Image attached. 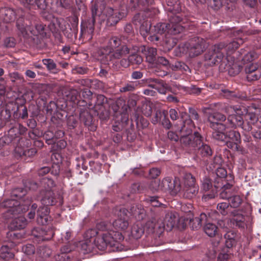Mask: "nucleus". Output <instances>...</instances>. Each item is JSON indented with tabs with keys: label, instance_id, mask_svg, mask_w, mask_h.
I'll return each instance as SVG.
<instances>
[{
	"label": "nucleus",
	"instance_id": "obj_1",
	"mask_svg": "<svg viewBox=\"0 0 261 261\" xmlns=\"http://www.w3.org/2000/svg\"><path fill=\"white\" fill-rule=\"evenodd\" d=\"M129 48L126 45H121V40L117 36L110 37L107 45L101 47L98 51L99 59L105 64L109 61L121 59L129 53Z\"/></svg>",
	"mask_w": 261,
	"mask_h": 261
},
{
	"label": "nucleus",
	"instance_id": "obj_2",
	"mask_svg": "<svg viewBox=\"0 0 261 261\" xmlns=\"http://www.w3.org/2000/svg\"><path fill=\"white\" fill-rule=\"evenodd\" d=\"M243 43V41L241 38H238L226 45L224 43L214 45L204 55L206 65L212 66L221 62L224 58V54L227 55L226 59L228 61L229 58L231 59L229 55L232 53Z\"/></svg>",
	"mask_w": 261,
	"mask_h": 261
},
{
	"label": "nucleus",
	"instance_id": "obj_3",
	"mask_svg": "<svg viewBox=\"0 0 261 261\" xmlns=\"http://www.w3.org/2000/svg\"><path fill=\"white\" fill-rule=\"evenodd\" d=\"M97 229L100 231L97 232V236L92 238L94 247H96L100 250H105L107 246L113 247L117 245V241L122 240L123 237L118 231L109 230L108 224L105 222H101L97 224Z\"/></svg>",
	"mask_w": 261,
	"mask_h": 261
},
{
	"label": "nucleus",
	"instance_id": "obj_4",
	"mask_svg": "<svg viewBox=\"0 0 261 261\" xmlns=\"http://www.w3.org/2000/svg\"><path fill=\"white\" fill-rule=\"evenodd\" d=\"M169 23H159L154 26L155 34L150 36L151 41L159 40L160 39L159 35L166 32L171 35H176L183 31L184 28L179 24L182 20L179 15L171 13L169 14Z\"/></svg>",
	"mask_w": 261,
	"mask_h": 261
},
{
	"label": "nucleus",
	"instance_id": "obj_5",
	"mask_svg": "<svg viewBox=\"0 0 261 261\" xmlns=\"http://www.w3.org/2000/svg\"><path fill=\"white\" fill-rule=\"evenodd\" d=\"M206 48L205 41L199 37H195L179 46L180 54L194 58L201 54Z\"/></svg>",
	"mask_w": 261,
	"mask_h": 261
},
{
	"label": "nucleus",
	"instance_id": "obj_6",
	"mask_svg": "<svg viewBox=\"0 0 261 261\" xmlns=\"http://www.w3.org/2000/svg\"><path fill=\"white\" fill-rule=\"evenodd\" d=\"M18 34L25 38L33 37H43L45 35L44 26L42 24H37L35 28H32L24 22L23 17H19L16 21Z\"/></svg>",
	"mask_w": 261,
	"mask_h": 261
},
{
	"label": "nucleus",
	"instance_id": "obj_7",
	"mask_svg": "<svg viewBox=\"0 0 261 261\" xmlns=\"http://www.w3.org/2000/svg\"><path fill=\"white\" fill-rule=\"evenodd\" d=\"M43 182L44 184H47V187L45 191L41 192V203L47 206L55 205L57 201L54 193L51 190V188L55 186V183L51 179H45Z\"/></svg>",
	"mask_w": 261,
	"mask_h": 261
},
{
	"label": "nucleus",
	"instance_id": "obj_8",
	"mask_svg": "<svg viewBox=\"0 0 261 261\" xmlns=\"http://www.w3.org/2000/svg\"><path fill=\"white\" fill-rule=\"evenodd\" d=\"M161 191L169 192L172 194H177L181 190L180 182L178 178L174 179L167 177L161 181Z\"/></svg>",
	"mask_w": 261,
	"mask_h": 261
},
{
	"label": "nucleus",
	"instance_id": "obj_9",
	"mask_svg": "<svg viewBox=\"0 0 261 261\" xmlns=\"http://www.w3.org/2000/svg\"><path fill=\"white\" fill-rule=\"evenodd\" d=\"M201 135L196 132L193 134L181 136L180 141L181 144L186 146L195 148L201 144Z\"/></svg>",
	"mask_w": 261,
	"mask_h": 261
},
{
	"label": "nucleus",
	"instance_id": "obj_10",
	"mask_svg": "<svg viewBox=\"0 0 261 261\" xmlns=\"http://www.w3.org/2000/svg\"><path fill=\"white\" fill-rule=\"evenodd\" d=\"M228 222L233 227L244 228L246 225L245 216L240 210H234L230 212Z\"/></svg>",
	"mask_w": 261,
	"mask_h": 261
},
{
	"label": "nucleus",
	"instance_id": "obj_11",
	"mask_svg": "<svg viewBox=\"0 0 261 261\" xmlns=\"http://www.w3.org/2000/svg\"><path fill=\"white\" fill-rule=\"evenodd\" d=\"M225 119V116L219 112L212 113L208 116V121L210 123V126L212 129L218 128V127H219L221 129H226L225 125L221 123Z\"/></svg>",
	"mask_w": 261,
	"mask_h": 261
},
{
	"label": "nucleus",
	"instance_id": "obj_12",
	"mask_svg": "<svg viewBox=\"0 0 261 261\" xmlns=\"http://www.w3.org/2000/svg\"><path fill=\"white\" fill-rule=\"evenodd\" d=\"M95 18H90L82 24L81 35L87 40H91L94 31Z\"/></svg>",
	"mask_w": 261,
	"mask_h": 261
},
{
	"label": "nucleus",
	"instance_id": "obj_13",
	"mask_svg": "<svg viewBox=\"0 0 261 261\" xmlns=\"http://www.w3.org/2000/svg\"><path fill=\"white\" fill-rule=\"evenodd\" d=\"M113 225L118 230H124L127 228L129 225L128 217L124 209L120 211L118 218L113 222Z\"/></svg>",
	"mask_w": 261,
	"mask_h": 261
},
{
	"label": "nucleus",
	"instance_id": "obj_14",
	"mask_svg": "<svg viewBox=\"0 0 261 261\" xmlns=\"http://www.w3.org/2000/svg\"><path fill=\"white\" fill-rule=\"evenodd\" d=\"M104 13L107 17V23L109 25L116 24L123 16L120 13L115 11L109 7L105 9Z\"/></svg>",
	"mask_w": 261,
	"mask_h": 261
},
{
	"label": "nucleus",
	"instance_id": "obj_15",
	"mask_svg": "<svg viewBox=\"0 0 261 261\" xmlns=\"http://www.w3.org/2000/svg\"><path fill=\"white\" fill-rule=\"evenodd\" d=\"M49 211L47 206L44 205L39 208L37 211V223L40 225H45L49 221Z\"/></svg>",
	"mask_w": 261,
	"mask_h": 261
},
{
	"label": "nucleus",
	"instance_id": "obj_16",
	"mask_svg": "<svg viewBox=\"0 0 261 261\" xmlns=\"http://www.w3.org/2000/svg\"><path fill=\"white\" fill-rule=\"evenodd\" d=\"M243 117L241 115L232 114L230 115L227 120L225 124L226 129L228 128H233L237 126L240 127L243 124Z\"/></svg>",
	"mask_w": 261,
	"mask_h": 261
},
{
	"label": "nucleus",
	"instance_id": "obj_17",
	"mask_svg": "<svg viewBox=\"0 0 261 261\" xmlns=\"http://www.w3.org/2000/svg\"><path fill=\"white\" fill-rule=\"evenodd\" d=\"M16 13L14 10L10 8H2L0 9V19L6 23L13 21L15 17Z\"/></svg>",
	"mask_w": 261,
	"mask_h": 261
},
{
	"label": "nucleus",
	"instance_id": "obj_18",
	"mask_svg": "<svg viewBox=\"0 0 261 261\" xmlns=\"http://www.w3.org/2000/svg\"><path fill=\"white\" fill-rule=\"evenodd\" d=\"M105 9V5L103 0H96L92 4L91 10L92 17L96 19L97 17L100 16Z\"/></svg>",
	"mask_w": 261,
	"mask_h": 261
},
{
	"label": "nucleus",
	"instance_id": "obj_19",
	"mask_svg": "<svg viewBox=\"0 0 261 261\" xmlns=\"http://www.w3.org/2000/svg\"><path fill=\"white\" fill-rule=\"evenodd\" d=\"M187 220H189L190 225L193 229H198L201 227L202 223L206 221V215L204 213H201L199 216L191 218L190 216L187 217Z\"/></svg>",
	"mask_w": 261,
	"mask_h": 261
},
{
	"label": "nucleus",
	"instance_id": "obj_20",
	"mask_svg": "<svg viewBox=\"0 0 261 261\" xmlns=\"http://www.w3.org/2000/svg\"><path fill=\"white\" fill-rule=\"evenodd\" d=\"M142 52L144 54L146 57V60L150 64H154L156 61V56L157 55L156 49L152 47H144Z\"/></svg>",
	"mask_w": 261,
	"mask_h": 261
},
{
	"label": "nucleus",
	"instance_id": "obj_21",
	"mask_svg": "<svg viewBox=\"0 0 261 261\" xmlns=\"http://www.w3.org/2000/svg\"><path fill=\"white\" fill-rule=\"evenodd\" d=\"M226 247L228 248H231L235 245L238 239L237 232L234 230L227 231L224 235Z\"/></svg>",
	"mask_w": 261,
	"mask_h": 261
},
{
	"label": "nucleus",
	"instance_id": "obj_22",
	"mask_svg": "<svg viewBox=\"0 0 261 261\" xmlns=\"http://www.w3.org/2000/svg\"><path fill=\"white\" fill-rule=\"evenodd\" d=\"M234 190L232 185L227 183L223 185L221 188V191L220 193V197L223 199L229 200L234 194Z\"/></svg>",
	"mask_w": 261,
	"mask_h": 261
},
{
	"label": "nucleus",
	"instance_id": "obj_23",
	"mask_svg": "<svg viewBox=\"0 0 261 261\" xmlns=\"http://www.w3.org/2000/svg\"><path fill=\"white\" fill-rule=\"evenodd\" d=\"M27 225V220L22 216H20L14 218L10 224V227L13 229H21L24 228Z\"/></svg>",
	"mask_w": 261,
	"mask_h": 261
},
{
	"label": "nucleus",
	"instance_id": "obj_24",
	"mask_svg": "<svg viewBox=\"0 0 261 261\" xmlns=\"http://www.w3.org/2000/svg\"><path fill=\"white\" fill-rule=\"evenodd\" d=\"M197 147L198 154L202 157H209L212 155L213 151L209 145L201 141V144Z\"/></svg>",
	"mask_w": 261,
	"mask_h": 261
},
{
	"label": "nucleus",
	"instance_id": "obj_25",
	"mask_svg": "<svg viewBox=\"0 0 261 261\" xmlns=\"http://www.w3.org/2000/svg\"><path fill=\"white\" fill-rule=\"evenodd\" d=\"M198 185H194L189 187H184V196L187 198H192L196 196L198 193Z\"/></svg>",
	"mask_w": 261,
	"mask_h": 261
},
{
	"label": "nucleus",
	"instance_id": "obj_26",
	"mask_svg": "<svg viewBox=\"0 0 261 261\" xmlns=\"http://www.w3.org/2000/svg\"><path fill=\"white\" fill-rule=\"evenodd\" d=\"M144 230L140 223L134 224L131 229L130 234L135 239H140L144 233Z\"/></svg>",
	"mask_w": 261,
	"mask_h": 261
},
{
	"label": "nucleus",
	"instance_id": "obj_27",
	"mask_svg": "<svg viewBox=\"0 0 261 261\" xmlns=\"http://www.w3.org/2000/svg\"><path fill=\"white\" fill-rule=\"evenodd\" d=\"M81 250L83 253L87 254L92 252L94 250V245L93 243L92 238L91 239H87L82 242L81 244Z\"/></svg>",
	"mask_w": 261,
	"mask_h": 261
},
{
	"label": "nucleus",
	"instance_id": "obj_28",
	"mask_svg": "<svg viewBox=\"0 0 261 261\" xmlns=\"http://www.w3.org/2000/svg\"><path fill=\"white\" fill-rule=\"evenodd\" d=\"M189 113L190 119L186 120L184 121V123H187L188 125H189V128L191 130L192 127L194 126V124L192 122V119L199 121V116L197 112L192 108H189Z\"/></svg>",
	"mask_w": 261,
	"mask_h": 261
},
{
	"label": "nucleus",
	"instance_id": "obj_29",
	"mask_svg": "<svg viewBox=\"0 0 261 261\" xmlns=\"http://www.w3.org/2000/svg\"><path fill=\"white\" fill-rule=\"evenodd\" d=\"M20 3L25 7L37 5L40 9H43L45 6V0H19Z\"/></svg>",
	"mask_w": 261,
	"mask_h": 261
},
{
	"label": "nucleus",
	"instance_id": "obj_30",
	"mask_svg": "<svg viewBox=\"0 0 261 261\" xmlns=\"http://www.w3.org/2000/svg\"><path fill=\"white\" fill-rule=\"evenodd\" d=\"M205 233L210 237L216 236L217 233L218 228L217 226L212 223H207L203 227Z\"/></svg>",
	"mask_w": 261,
	"mask_h": 261
},
{
	"label": "nucleus",
	"instance_id": "obj_31",
	"mask_svg": "<svg viewBox=\"0 0 261 261\" xmlns=\"http://www.w3.org/2000/svg\"><path fill=\"white\" fill-rule=\"evenodd\" d=\"M167 114V111L165 110L161 109H156L155 110V115L151 119L152 123L155 124L161 122L165 117H166Z\"/></svg>",
	"mask_w": 261,
	"mask_h": 261
},
{
	"label": "nucleus",
	"instance_id": "obj_32",
	"mask_svg": "<svg viewBox=\"0 0 261 261\" xmlns=\"http://www.w3.org/2000/svg\"><path fill=\"white\" fill-rule=\"evenodd\" d=\"M212 138L216 140L221 142H224L226 139V134L224 133L225 129H221L218 127V128L213 129Z\"/></svg>",
	"mask_w": 261,
	"mask_h": 261
},
{
	"label": "nucleus",
	"instance_id": "obj_33",
	"mask_svg": "<svg viewBox=\"0 0 261 261\" xmlns=\"http://www.w3.org/2000/svg\"><path fill=\"white\" fill-rule=\"evenodd\" d=\"M80 118L81 121L83 122L85 125H90L92 121V117L87 110L81 111L80 114Z\"/></svg>",
	"mask_w": 261,
	"mask_h": 261
},
{
	"label": "nucleus",
	"instance_id": "obj_34",
	"mask_svg": "<svg viewBox=\"0 0 261 261\" xmlns=\"http://www.w3.org/2000/svg\"><path fill=\"white\" fill-rule=\"evenodd\" d=\"M1 257L6 260L12 258L14 256V253L11 251L10 247L7 245H3L1 248Z\"/></svg>",
	"mask_w": 261,
	"mask_h": 261
},
{
	"label": "nucleus",
	"instance_id": "obj_35",
	"mask_svg": "<svg viewBox=\"0 0 261 261\" xmlns=\"http://www.w3.org/2000/svg\"><path fill=\"white\" fill-rule=\"evenodd\" d=\"M228 66L229 67L228 72L231 76H234L238 74H239L240 71L242 69V66L234 62V60H233V62L231 63L228 61Z\"/></svg>",
	"mask_w": 261,
	"mask_h": 261
},
{
	"label": "nucleus",
	"instance_id": "obj_36",
	"mask_svg": "<svg viewBox=\"0 0 261 261\" xmlns=\"http://www.w3.org/2000/svg\"><path fill=\"white\" fill-rule=\"evenodd\" d=\"M241 51L242 54H244V56L242 59V62L244 64L249 63L257 57V54L253 51H250L245 54V50L242 49H241Z\"/></svg>",
	"mask_w": 261,
	"mask_h": 261
},
{
	"label": "nucleus",
	"instance_id": "obj_37",
	"mask_svg": "<svg viewBox=\"0 0 261 261\" xmlns=\"http://www.w3.org/2000/svg\"><path fill=\"white\" fill-rule=\"evenodd\" d=\"M230 206L233 208L239 207L243 202V198L239 195L233 194L228 200Z\"/></svg>",
	"mask_w": 261,
	"mask_h": 261
},
{
	"label": "nucleus",
	"instance_id": "obj_38",
	"mask_svg": "<svg viewBox=\"0 0 261 261\" xmlns=\"http://www.w3.org/2000/svg\"><path fill=\"white\" fill-rule=\"evenodd\" d=\"M156 90L161 94H165L167 92L171 91V88L163 80L160 81L156 84Z\"/></svg>",
	"mask_w": 261,
	"mask_h": 261
},
{
	"label": "nucleus",
	"instance_id": "obj_39",
	"mask_svg": "<svg viewBox=\"0 0 261 261\" xmlns=\"http://www.w3.org/2000/svg\"><path fill=\"white\" fill-rule=\"evenodd\" d=\"M228 138L236 143H240L241 141V135L239 132L230 130L226 133V138Z\"/></svg>",
	"mask_w": 261,
	"mask_h": 261
},
{
	"label": "nucleus",
	"instance_id": "obj_40",
	"mask_svg": "<svg viewBox=\"0 0 261 261\" xmlns=\"http://www.w3.org/2000/svg\"><path fill=\"white\" fill-rule=\"evenodd\" d=\"M184 187H189L190 186L197 185L195 182V178L190 173H186L184 176Z\"/></svg>",
	"mask_w": 261,
	"mask_h": 261
},
{
	"label": "nucleus",
	"instance_id": "obj_41",
	"mask_svg": "<svg viewBox=\"0 0 261 261\" xmlns=\"http://www.w3.org/2000/svg\"><path fill=\"white\" fill-rule=\"evenodd\" d=\"M229 204L227 202L219 203L217 206L218 212L223 216H226L228 214V210L229 207Z\"/></svg>",
	"mask_w": 261,
	"mask_h": 261
},
{
	"label": "nucleus",
	"instance_id": "obj_42",
	"mask_svg": "<svg viewBox=\"0 0 261 261\" xmlns=\"http://www.w3.org/2000/svg\"><path fill=\"white\" fill-rule=\"evenodd\" d=\"M229 249L226 247L222 250L218 255V261H227L230 258L231 253L230 252Z\"/></svg>",
	"mask_w": 261,
	"mask_h": 261
},
{
	"label": "nucleus",
	"instance_id": "obj_43",
	"mask_svg": "<svg viewBox=\"0 0 261 261\" xmlns=\"http://www.w3.org/2000/svg\"><path fill=\"white\" fill-rule=\"evenodd\" d=\"M129 61L130 64L139 65L142 61V57L137 54H132L128 56Z\"/></svg>",
	"mask_w": 261,
	"mask_h": 261
},
{
	"label": "nucleus",
	"instance_id": "obj_44",
	"mask_svg": "<svg viewBox=\"0 0 261 261\" xmlns=\"http://www.w3.org/2000/svg\"><path fill=\"white\" fill-rule=\"evenodd\" d=\"M243 117L246 122H249L252 124L256 123L258 120L255 114L253 112H247L243 116Z\"/></svg>",
	"mask_w": 261,
	"mask_h": 261
},
{
	"label": "nucleus",
	"instance_id": "obj_45",
	"mask_svg": "<svg viewBox=\"0 0 261 261\" xmlns=\"http://www.w3.org/2000/svg\"><path fill=\"white\" fill-rule=\"evenodd\" d=\"M11 80L12 82H16L18 84L23 83L25 80L23 77L18 72H13L10 74Z\"/></svg>",
	"mask_w": 261,
	"mask_h": 261
},
{
	"label": "nucleus",
	"instance_id": "obj_46",
	"mask_svg": "<svg viewBox=\"0 0 261 261\" xmlns=\"http://www.w3.org/2000/svg\"><path fill=\"white\" fill-rule=\"evenodd\" d=\"M152 103H145L142 105L141 110L142 113L146 116H150L152 114Z\"/></svg>",
	"mask_w": 261,
	"mask_h": 261
},
{
	"label": "nucleus",
	"instance_id": "obj_47",
	"mask_svg": "<svg viewBox=\"0 0 261 261\" xmlns=\"http://www.w3.org/2000/svg\"><path fill=\"white\" fill-rule=\"evenodd\" d=\"M148 185L145 182L134 184L132 186L133 192H141L146 189Z\"/></svg>",
	"mask_w": 261,
	"mask_h": 261
},
{
	"label": "nucleus",
	"instance_id": "obj_48",
	"mask_svg": "<svg viewBox=\"0 0 261 261\" xmlns=\"http://www.w3.org/2000/svg\"><path fill=\"white\" fill-rule=\"evenodd\" d=\"M27 194V190L21 188H18L14 189L12 192V196L18 199L22 198Z\"/></svg>",
	"mask_w": 261,
	"mask_h": 261
},
{
	"label": "nucleus",
	"instance_id": "obj_49",
	"mask_svg": "<svg viewBox=\"0 0 261 261\" xmlns=\"http://www.w3.org/2000/svg\"><path fill=\"white\" fill-rule=\"evenodd\" d=\"M130 213L134 215H139L142 214L144 212V209L141 205L139 204H134L130 208Z\"/></svg>",
	"mask_w": 261,
	"mask_h": 261
},
{
	"label": "nucleus",
	"instance_id": "obj_50",
	"mask_svg": "<svg viewBox=\"0 0 261 261\" xmlns=\"http://www.w3.org/2000/svg\"><path fill=\"white\" fill-rule=\"evenodd\" d=\"M162 184L160 180H152L149 186V189L153 192L161 191Z\"/></svg>",
	"mask_w": 261,
	"mask_h": 261
},
{
	"label": "nucleus",
	"instance_id": "obj_51",
	"mask_svg": "<svg viewBox=\"0 0 261 261\" xmlns=\"http://www.w3.org/2000/svg\"><path fill=\"white\" fill-rule=\"evenodd\" d=\"M261 77V72L260 69H257L253 72L249 73L246 75L248 81L257 80Z\"/></svg>",
	"mask_w": 261,
	"mask_h": 261
},
{
	"label": "nucleus",
	"instance_id": "obj_52",
	"mask_svg": "<svg viewBox=\"0 0 261 261\" xmlns=\"http://www.w3.org/2000/svg\"><path fill=\"white\" fill-rule=\"evenodd\" d=\"M174 224L175 221L171 217H166L165 220V224H164L163 228L164 229H166L167 231L171 230L174 227Z\"/></svg>",
	"mask_w": 261,
	"mask_h": 261
},
{
	"label": "nucleus",
	"instance_id": "obj_53",
	"mask_svg": "<svg viewBox=\"0 0 261 261\" xmlns=\"http://www.w3.org/2000/svg\"><path fill=\"white\" fill-rule=\"evenodd\" d=\"M42 62L45 65L48 70H51L56 68V64L51 59H44L42 60Z\"/></svg>",
	"mask_w": 261,
	"mask_h": 261
},
{
	"label": "nucleus",
	"instance_id": "obj_54",
	"mask_svg": "<svg viewBox=\"0 0 261 261\" xmlns=\"http://www.w3.org/2000/svg\"><path fill=\"white\" fill-rule=\"evenodd\" d=\"M37 153L36 148H31L23 150L22 152H20L19 154L21 156H24V158H32Z\"/></svg>",
	"mask_w": 261,
	"mask_h": 261
},
{
	"label": "nucleus",
	"instance_id": "obj_55",
	"mask_svg": "<svg viewBox=\"0 0 261 261\" xmlns=\"http://www.w3.org/2000/svg\"><path fill=\"white\" fill-rule=\"evenodd\" d=\"M18 205V202L13 199H7L1 203V206L5 207H13Z\"/></svg>",
	"mask_w": 261,
	"mask_h": 261
},
{
	"label": "nucleus",
	"instance_id": "obj_56",
	"mask_svg": "<svg viewBox=\"0 0 261 261\" xmlns=\"http://www.w3.org/2000/svg\"><path fill=\"white\" fill-rule=\"evenodd\" d=\"M60 29L63 32L65 35H66L68 38H71L72 36V34L66 30L65 27V21L64 19H61L58 21Z\"/></svg>",
	"mask_w": 261,
	"mask_h": 261
},
{
	"label": "nucleus",
	"instance_id": "obj_57",
	"mask_svg": "<svg viewBox=\"0 0 261 261\" xmlns=\"http://www.w3.org/2000/svg\"><path fill=\"white\" fill-rule=\"evenodd\" d=\"M135 89V86L134 84L132 83H129L126 84L123 87L120 88V91L121 92H132Z\"/></svg>",
	"mask_w": 261,
	"mask_h": 261
},
{
	"label": "nucleus",
	"instance_id": "obj_58",
	"mask_svg": "<svg viewBox=\"0 0 261 261\" xmlns=\"http://www.w3.org/2000/svg\"><path fill=\"white\" fill-rule=\"evenodd\" d=\"M107 102V98L102 94L97 95L95 106H102Z\"/></svg>",
	"mask_w": 261,
	"mask_h": 261
},
{
	"label": "nucleus",
	"instance_id": "obj_59",
	"mask_svg": "<svg viewBox=\"0 0 261 261\" xmlns=\"http://www.w3.org/2000/svg\"><path fill=\"white\" fill-rule=\"evenodd\" d=\"M212 187V184L211 180L207 178H204L202 181L201 189L204 191H207Z\"/></svg>",
	"mask_w": 261,
	"mask_h": 261
},
{
	"label": "nucleus",
	"instance_id": "obj_60",
	"mask_svg": "<svg viewBox=\"0 0 261 261\" xmlns=\"http://www.w3.org/2000/svg\"><path fill=\"white\" fill-rule=\"evenodd\" d=\"M78 94L79 93L76 90L71 89L67 95V99L74 102L77 99Z\"/></svg>",
	"mask_w": 261,
	"mask_h": 261
},
{
	"label": "nucleus",
	"instance_id": "obj_61",
	"mask_svg": "<svg viewBox=\"0 0 261 261\" xmlns=\"http://www.w3.org/2000/svg\"><path fill=\"white\" fill-rule=\"evenodd\" d=\"M59 6L65 9H70L72 8L71 0H59Z\"/></svg>",
	"mask_w": 261,
	"mask_h": 261
},
{
	"label": "nucleus",
	"instance_id": "obj_62",
	"mask_svg": "<svg viewBox=\"0 0 261 261\" xmlns=\"http://www.w3.org/2000/svg\"><path fill=\"white\" fill-rule=\"evenodd\" d=\"M257 69H258L257 65L253 63L247 65L245 68V71L247 75L249 73L253 72Z\"/></svg>",
	"mask_w": 261,
	"mask_h": 261
},
{
	"label": "nucleus",
	"instance_id": "obj_63",
	"mask_svg": "<svg viewBox=\"0 0 261 261\" xmlns=\"http://www.w3.org/2000/svg\"><path fill=\"white\" fill-rule=\"evenodd\" d=\"M15 39L13 37H8L5 39L4 44L7 47H13L15 45Z\"/></svg>",
	"mask_w": 261,
	"mask_h": 261
},
{
	"label": "nucleus",
	"instance_id": "obj_64",
	"mask_svg": "<svg viewBox=\"0 0 261 261\" xmlns=\"http://www.w3.org/2000/svg\"><path fill=\"white\" fill-rule=\"evenodd\" d=\"M24 185L25 188L30 190H35L38 188L37 184L32 180H29L28 181L25 182Z\"/></svg>",
	"mask_w": 261,
	"mask_h": 261
}]
</instances>
